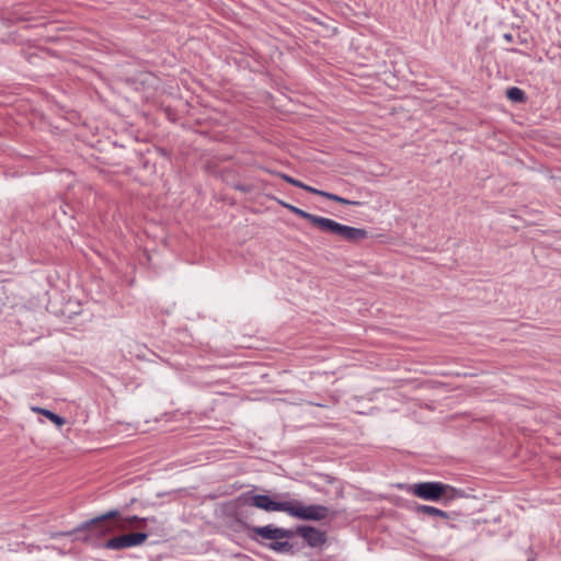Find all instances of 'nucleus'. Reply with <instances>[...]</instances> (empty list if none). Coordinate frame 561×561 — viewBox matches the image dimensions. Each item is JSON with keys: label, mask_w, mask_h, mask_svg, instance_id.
I'll return each instance as SVG.
<instances>
[{"label": "nucleus", "mask_w": 561, "mask_h": 561, "mask_svg": "<svg viewBox=\"0 0 561 561\" xmlns=\"http://www.w3.org/2000/svg\"><path fill=\"white\" fill-rule=\"evenodd\" d=\"M283 206L293 214L309 220L313 226L318 227L323 232H330L332 234L341 237L343 240L348 242H359L368 237L367 230L363 228H355L346 225H342L332 219L312 215L307 213L294 205L283 203Z\"/></svg>", "instance_id": "obj_1"}, {"label": "nucleus", "mask_w": 561, "mask_h": 561, "mask_svg": "<svg viewBox=\"0 0 561 561\" xmlns=\"http://www.w3.org/2000/svg\"><path fill=\"white\" fill-rule=\"evenodd\" d=\"M249 537L267 547L268 549L280 552L288 553L293 550V545L288 541L295 533L291 529H285L273 524L265 526H252L249 527Z\"/></svg>", "instance_id": "obj_2"}, {"label": "nucleus", "mask_w": 561, "mask_h": 561, "mask_svg": "<svg viewBox=\"0 0 561 561\" xmlns=\"http://www.w3.org/2000/svg\"><path fill=\"white\" fill-rule=\"evenodd\" d=\"M117 511H110L104 515L87 522L83 528L91 539H101L117 531L126 530V522L117 519Z\"/></svg>", "instance_id": "obj_3"}, {"label": "nucleus", "mask_w": 561, "mask_h": 561, "mask_svg": "<svg viewBox=\"0 0 561 561\" xmlns=\"http://www.w3.org/2000/svg\"><path fill=\"white\" fill-rule=\"evenodd\" d=\"M412 493L425 501H450L459 495V491L454 486L442 482H421L411 486Z\"/></svg>", "instance_id": "obj_4"}, {"label": "nucleus", "mask_w": 561, "mask_h": 561, "mask_svg": "<svg viewBox=\"0 0 561 561\" xmlns=\"http://www.w3.org/2000/svg\"><path fill=\"white\" fill-rule=\"evenodd\" d=\"M330 510L324 505H304L298 501L289 502L288 515L302 520H323L329 516Z\"/></svg>", "instance_id": "obj_5"}, {"label": "nucleus", "mask_w": 561, "mask_h": 561, "mask_svg": "<svg viewBox=\"0 0 561 561\" xmlns=\"http://www.w3.org/2000/svg\"><path fill=\"white\" fill-rule=\"evenodd\" d=\"M289 502H278L272 500L268 495L264 494H254L247 497L245 503L249 506H253L266 512H285L288 514L289 511Z\"/></svg>", "instance_id": "obj_6"}, {"label": "nucleus", "mask_w": 561, "mask_h": 561, "mask_svg": "<svg viewBox=\"0 0 561 561\" xmlns=\"http://www.w3.org/2000/svg\"><path fill=\"white\" fill-rule=\"evenodd\" d=\"M148 534L146 533H133L113 537L104 542V548L110 550H122L135 546H139L146 541Z\"/></svg>", "instance_id": "obj_7"}, {"label": "nucleus", "mask_w": 561, "mask_h": 561, "mask_svg": "<svg viewBox=\"0 0 561 561\" xmlns=\"http://www.w3.org/2000/svg\"><path fill=\"white\" fill-rule=\"evenodd\" d=\"M294 533L301 536L310 547H320L327 540L325 534L312 526H299Z\"/></svg>", "instance_id": "obj_8"}, {"label": "nucleus", "mask_w": 561, "mask_h": 561, "mask_svg": "<svg viewBox=\"0 0 561 561\" xmlns=\"http://www.w3.org/2000/svg\"><path fill=\"white\" fill-rule=\"evenodd\" d=\"M415 512L417 514L428 515L432 517H442L445 519L449 518V515L447 512L436 508L434 506H430V505H417L415 507Z\"/></svg>", "instance_id": "obj_9"}, {"label": "nucleus", "mask_w": 561, "mask_h": 561, "mask_svg": "<svg viewBox=\"0 0 561 561\" xmlns=\"http://www.w3.org/2000/svg\"><path fill=\"white\" fill-rule=\"evenodd\" d=\"M32 410L36 413H39L44 416H46L48 420H50L53 423H55L57 426H61L65 424V420L55 414L54 412L49 411V410H46V409H43V408H32Z\"/></svg>", "instance_id": "obj_10"}, {"label": "nucleus", "mask_w": 561, "mask_h": 561, "mask_svg": "<svg viewBox=\"0 0 561 561\" xmlns=\"http://www.w3.org/2000/svg\"><path fill=\"white\" fill-rule=\"evenodd\" d=\"M506 96L513 102H524L526 99L525 92L517 87L507 89Z\"/></svg>", "instance_id": "obj_11"}, {"label": "nucleus", "mask_w": 561, "mask_h": 561, "mask_svg": "<svg viewBox=\"0 0 561 561\" xmlns=\"http://www.w3.org/2000/svg\"><path fill=\"white\" fill-rule=\"evenodd\" d=\"M323 197H325L328 199H331V201H334L336 203L343 204V205H355V206L360 205V202L350 201L347 198L341 197L339 195H335V194H332V193H329V192H325V194H323Z\"/></svg>", "instance_id": "obj_12"}, {"label": "nucleus", "mask_w": 561, "mask_h": 561, "mask_svg": "<svg viewBox=\"0 0 561 561\" xmlns=\"http://www.w3.org/2000/svg\"><path fill=\"white\" fill-rule=\"evenodd\" d=\"M116 518L126 522V529L128 527H130L134 523H141V524H146L147 522L156 523V518L154 517L140 518L138 516H131V517H127V518H122L118 515Z\"/></svg>", "instance_id": "obj_13"}, {"label": "nucleus", "mask_w": 561, "mask_h": 561, "mask_svg": "<svg viewBox=\"0 0 561 561\" xmlns=\"http://www.w3.org/2000/svg\"><path fill=\"white\" fill-rule=\"evenodd\" d=\"M280 176H282V179L284 181H286L287 183H289V184H291V185H294L296 187L301 188V186H304V183L301 181L296 180V179H294V178H291V176H289L287 174H280Z\"/></svg>", "instance_id": "obj_14"}, {"label": "nucleus", "mask_w": 561, "mask_h": 561, "mask_svg": "<svg viewBox=\"0 0 561 561\" xmlns=\"http://www.w3.org/2000/svg\"><path fill=\"white\" fill-rule=\"evenodd\" d=\"M301 188L307 191V192H309V193H312V194H316V195H320L322 197H323V194H325L324 191H320L318 188L311 187V186H309V185H307L305 183H304V186H301Z\"/></svg>", "instance_id": "obj_15"}, {"label": "nucleus", "mask_w": 561, "mask_h": 561, "mask_svg": "<svg viewBox=\"0 0 561 561\" xmlns=\"http://www.w3.org/2000/svg\"><path fill=\"white\" fill-rule=\"evenodd\" d=\"M504 38H505L507 42H512L513 36H512V34H508V33H507V34H505V35H504Z\"/></svg>", "instance_id": "obj_16"}]
</instances>
